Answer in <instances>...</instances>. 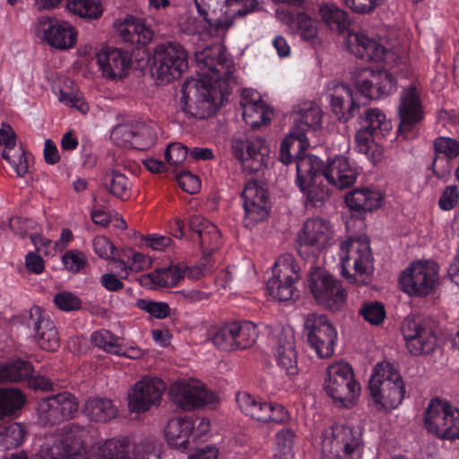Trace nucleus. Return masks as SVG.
<instances>
[{"instance_id": "1", "label": "nucleus", "mask_w": 459, "mask_h": 459, "mask_svg": "<svg viewBox=\"0 0 459 459\" xmlns=\"http://www.w3.org/2000/svg\"><path fill=\"white\" fill-rule=\"evenodd\" d=\"M368 75L358 79L355 82L356 92L345 83L330 82L327 86V98L333 113L339 121L347 122L359 115L361 126L356 134L360 151H368V143L374 136H384L391 129V124L385 115L377 108H367L360 115L361 103L359 96L365 101L387 97L396 90L397 80L387 70H370ZM363 105L366 102L362 103Z\"/></svg>"}, {"instance_id": "2", "label": "nucleus", "mask_w": 459, "mask_h": 459, "mask_svg": "<svg viewBox=\"0 0 459 459\" xmlns=\"http://www.w3.org/2000/svg\"><path fill=\"white\" fill-rule=\"evenodd\" d=\"M203 65L198 79H186L182 85L181 110L195 119H205L216 111V99L221 82L229 78L228 58L221 46L206 48L195 53Z\"/></svg>"}, {"instance_id": "3", "label": "nucleus", "mask_w": 459, "mask_h": 459, "mask_svg": "<svg viewBox=\"0 0 459 459\" xmlns=\"http://www.w3.org/2000/svg\"><path fill=\"white\" fill-rule=\"evenodd\" d=\"M318 14L321 21L331 31L342 35L348 33L346 44L349 51L358 58L367 62L388 64L394 54L388 51L377 40L362 32H350L351 19L349 13L334 4L324 3L319 5Z\"/></svg>"}, {"instance_id": "4", "label": "nucleus", "mask_w": 459, "mask_h": 459, "mask_svg": "<svg viewBox=\"0 0 459 459\" xmlns=\"http://www.w3.org/2000/svg\"><path fill=\"white\" fill-rule=\"evenodd\" d=\"M341 274L349 283L365 285L373 273L374 258L364 237L348 238L339 247Z\"/></svg>"}, {"instance_id": "5", "label": "nucleus", "mask_w": 459, "mask_h": 459, "mask_svg": "<svg viewBox=\"0 0 459 459\" xmlns=\"http://www.w3.org/2000/svg\"><path fill=\"white\" fill-rule=\"evenodd\" d=\"M323 459H361L365 444L359 427L333 424L321 434Z\"/></svg>"}, {"instance_id": "6", "label": "nucleus", "mask_w": 459, "mask_h": 459, "mask_svg": "<svg viewBox=\"0 0 459 459\" xmlns=\"http://www.w3.org/2000/svg\"><path fill=\"white\" fill-rule=\"evenodd\" d=\"M322 111L319 107L308 103L300 108L294 118V125L281 143L278 160L285 165L294 161V158L305 157L304 152L309 143L307 132L321 126Z\"/></svg>"}, {"instance_id": "7", "label": "nucleus", "mask_w": 459, "mask_h": 459, "mask_svg": "<svg viewBox=\"0 0 459 459\" xmlns=\"http://www.w3.org/2000/svg\"><path fill=\"white\" fill-rule=\"evenodd\" d=\"M368 390L374 405L378 411L397 408L405 394V386L401 375L389 363L376 365L368 382Z\"/></svg>"}, {"instance_id": "8", "label": "nucleus", "mask_w": 459, "mask_h": 459, "mask_svg": "<svg viewBox=\"0 0 459 459\" xmlns=\"http://www.w3.org/2000/svg\"><path fill=\"white\" fill-rule=\"evenodd\" d=\"M88 429L77 423H69L56 430L52 442H46L36 459H82Z\"/></svg>"}, {"instance_id": "9", "label": "nucleus", "mask_w": 459, "mask_h": 459, "mask_svg": "<svg viewBox=\"0 0 459 459\" xmlns=\"http://www.w3.org/2000/svg\"><path fill=\"white\" fill-rule=\"evenodd\" d=\"M401 290L411 297L427 298L435 294L439 285V265L434 260H416L402 272Z\"/></svg>"}, {"instance_id": "10", "label": "nucleus", "mask_w": 459, "mask_h": 459, "mask_svg": "<svg viewBox=\"0 0 459 459\" xmlns=\"http://www.w3.org/2000/svg\"><path fill=\"white\" fill-rule=\"evenodd\" d=\"M424 427L440 439H458L459 409L446 399H430L424 411Z\"/></svg>"}, {"instance_id": "11", "label": "nucleus", "mask_w": 459, "mask_h": 459, "mask_svg": "<svg viewBox=\"0 0 459 459\" xmlns=\"http://www.w3.org/2000/svg\"><path fill=\"white\" fill-rule=\"evenodd\" d=\"M324 388L337 406L344 408L353 405L360 391L351 366L342 361L328 367Z\"/></svg>"}, {"instance_id": "12", "label": "nucleus", "mask_w": 459, "mask_h": 459, "mask_svg": "<svg viewBox=\"0 0 459 459\" xmlns=\"http://www.w3.org/2000/svg\"><path fill=\"white\" fill-rule=\"evenodd\" d=\"M257 336V327L251 321L233 320L209 330L212 344L224 351L248 349Z\"/></svg>"}, {"instance_id": "13", "label": "nucleus", "mask_w": 459, "mask_h": 459, "mask_svg": "<svg viewBox=\"0 0 459 459\" xmlns=\"http://www.w3.org/2000/svg\"><path fill=\"white\" fill-rule=\"evenodd\" d=\"M300 279V269L290 254L278 257L273 266V274L267 281L269 295L280 302L299 297L296 283Z\"/></svg>"}, {"instance_id": "14", "label": "nucleus", "mask_w": 459, "mask_h": 459, "mask_svg": "<svg viewBox=\"0 0 459 459\" xmlns=\"http://www.w3.org/2000/svg\"><path fill=\"white\" fill-rule=\"evenodd\" d=\"M187 52L176 42L168 41L156 46L152 56V70L161 83H169L181 77L188 67Z\"/></svg>"}, {"instance_id": "15", "label": "nucleus", "mask_w": 459, "mask_h": 459, "mask_svg": "<svg viewBox=\"0 0 459 459\" xmlns=\"http://www.w3.org/2000/svg\"><path fill=\"white\" fill-rule=\"evenodd\" d=\"M296 161V185L303 194L306 208H320L329 199V189L318 182L319 169L312 163L311 158H294Z\"/></svg>"}, {"instance_id": "16", "label": "nucleus", "mask_w": 459, "mask_h": 459, "mask_svg": "<svg viewBox=\"0 0 459 459\" xmlns=\"http://www.w3.org/2000/svg\"><path fill=\"white\" fill-rule=\"evenodd\" d=\"M307 286L316 301L329 310L338 311L345 303L346 291L340 281L319 267L310 269Z\"/></svg>"}, {"instance_id": "17", "label": "nucleus", "mask_w": 459, "mask_h": 459, "mask_svg": "<svg viewBox=\"0 0 459 459\" xmlns=\"http://www.w3.org/2000/svg\"><path fill=\"white\" fill-rule=\"evenodd\" d=\"M234 157L241 162L244 170L257 173L265 164L270 149L263 137L237 134L231 142Z\"/></svg>"}, {"instance_id": "18", "label": "nucleus", "mask_w": 459, "mask_h": 459, "mask_svg": "<svg viewBox=\"0 0 459 459\" xmlns=\"http://www.w3.org/2000/svg\"><path fill=\"white\" fill-rule=\"evenodd\" d=\"M332 238L328 221L314 217L307 219L297 236V251L305 260H314Z\"/></svg>"}, {"instance_id": "19", "label": "nucleus", "mask_w": 459, "mask_h": 459, "mask_svg": "<svg viewBox=\"0 0 459 459\" xmlns=\"http://www.w3.org/2000/svg\"><path fill=\"white\" fill-rule=\"evenodd\" d=\"M305 330L310 348L320 359L330 358L337 342V331L325 315L309 314Z\"/></svg>"}, {"instance_id": "20", "label": "nucleus", "mask_w": 459, "mask_h": 459, "mask_svg": "<svg viewBox=\"0 0 459 459\" xmlns=\"http://www.w3.org/2000/svg\"><path fill=\"white\" fill-rule=\"evenodd\" d=\"M424 107L420 100V89L416 83L403 88L400 94L398 131L405 139L413 138L419 125L424 118Z\"/></svg>"}, {"instance_id": "21", "label": "nucleus", "mask_w": 459, "mask_h": 459, "mask_svg": "<svg viewBox=\"0 0 459 459\" xmlns=\"http://www.w3.org/2000/svg\"><path fill=\"white\" fill-rule=\"evenodd\" d=\"M236 401L245 415L257 421L283 425L290 420L289 411L281 403L267 402L246 392L238 393Z\"/></svg>"}, {"instance_id": "22", "label": "nucleus", "mask_w": 459, "mask_h": 459, "mask_svg": "<svg viewBox=\"0 0 459 459\" xmlns=\"http://www.w3.org/2000/svg\"><path fill=\"white\" fill-rule=\"evenodd\" d=\"M169 395L176 407L184 411H193L214 404L216 394L199 383L186 381L174 382Z\"/></svg>"}, {"instance_id": "23", "label": "nucleus", "mask_w": 459, "mask_h": 459, "mask_svg": "<svg viewBox=\"0 0 459 459\" xmlns=\"http://www.w3.org/2000/svg\"><path fill=\"white\" fill-rule=\"evenodd\" d=\"M78 401L69 392L42 398L39 403V420L44 426L59 424L72 419L78 411Z\"/></svg>"}, {"instance_id": "24", "label": "nucleus", "mask_w": 459, "mask_h": 459, "mask_svg": "<svg viewBox=\"0 0 459 459\" xmlns=\"http://www.w3.org/2000/svg\"><path fill=\"white\" fill-rule=\"evenodd\" d=\"M241 199L244 209L243 223L246 228L252 229L268 217L269 195L267 191L256 182L249 181L246 185Z\"/></svg>"}, {"instance_id": "25", "label": "nucleus", "mask_w": 459, "mask_h": 459, "mask_svg": "<svg viewBox=\"0 0 459 459\" xmlns=\"http://www.w3.org/2000/svg\"><path fill=\"white\" fill-rule=\"evenodd\" d=\"M401 332L406 348L411 355L429 354L437 346V335L430 327H426L420 320L406 318Z\"/></svg>"}, {"instance_id": "26", "label": "nucleus", "mask_w": 459, "mask_h": 459, "mask_svg": "<svg viewBox=\"0 0 459 459\" xmlns=\"http://www.w3.org/2000/svg\"><path fill=\"white\" fill-rule=\"evenodd\" d=\"M316 168L330 185L338 189L350 187L359 175V168L343 155L328 158L325 165L316 166Z\"/></svg>"}, {"instance_id": "27", "label": "nucleus", "mask_w": 459, "mask_h": 459, "mask_svg": "<svg viewBox=\"0 0 459 459\" xmlns=\"http://www.w3.org/2000/svg\"><path fill=\"white\" fill-rule=\"evenodd\" d=\"M276 18L286 26L289 34L314 43L318 37V22L305 11L277 8Z\"/></svg>"}, {"instance_id": "28", "label": "nucleus", "mask_w": 459, "mask_h": 459, "mask_svg": "<svg viewBox=\"0 0 459 459\" xmlns=\"http://www.w3.org/2000/svg\"><path fill=\"white\" fill-rule=\"evenodd\" d=\"M164 390V382L158 378L143 377L137 381L129 394L128 405L131 411L139 413L159 406Z\"/></svg>"}, {"instance_id": "29", "label": "nucleus", "mask_w": 459, "mask_h": 459, "mask_svg": "<svg viewBox=\"0 0 459 459\" xmlns=\"http://www.w3.org/2000/svg\"><path fill=\"white\" fill-rule=\"evenodd\" d=\"M28 327L33 332V337L40 349L55 351L59 347V336L55 323L48 313L39 306L30 310Z\"/></svg>"}, {"instance_id": "30", "label": "nucleus", "mask_w": 459, "mask_h": 459, "mask_svg": "<svg viewBox=\"0 0 459 459\" xmlns=\"http://www.w3.org/2000/svg\"><path fill=\"white\" fill-rule=\"evenodd\" d=\"M96 459H159L151 444L137 446L134 457L129 456V441L126 437L107 440L100 448Z\"/></svg>"}, {"instance_id": "31", "label": "nucleus", "mask_w": 459, "mask_h": 459, "mask_svg": "<svg viewBox=\"0 0 459 459\" xmlns=\"http://www.w3.org/2000/svg\"><path fill=\"white\" fill-rule=\"evenodd\" d=\"M96 59L103 76L116 79L126 75L132 57L127 51L107 46L97 53Z\"/></svg>"}, {"instance_id": "32", "label": "nucleus", "mask_w": 459, "mask_h": 459, "mask_svg": "<svg viewBox=\"0 0 459 459\" xmlns=\"http://www.w3.org/2000/svg\"><path fill=\"white\" fill-rule=\"evenodd\" d=\"M189 229L198 238L204 257L208 258L221 244V234L218 227L201 215H194L188 223Z\"/></svg>"}, {"instance_id": "33", "label": "nucleus", "mask_w": 459, "mask_h": 459, "mask_svg": "<svg viewBox=\"0 0 459 459\" xmlns=\"http://www.w3.org/2000/svg\"><path fill=\"white\" fill-rule=\"evenodd\" d=\"M434 158L429 169L437 178H443L450 173V160L459 156V142L456 139L438 136L433 142Z\"/></svg>"}, {"instance_id": "34", "label": "nucleus", "mask_w": 459, "mask_h": 459, "mask_svg": "<svg viewBox=\"0 0 459 459\" xmlns=\"http://www.w3.org/2000/svg\"><path fill=\"white\" fill-rule=\"evenodd\" d=\"M273 353L278 366L289 377L298 375V354L295 337L291 330L281 331L273 346Z\"/></svg>"}, {"instance_id": "35", "label": "nucleus", "mask_w": 459, "mask_h": 459, "mask_svg": "<svg viewBox=\"0 0 459 459\" xmlns=\"http://www.w3.org/2000/svg\"><path fill=\"white\" fill-rule=\"evenodd\" d=\"M242 117L252 128L271 122L272 108L261 100L257 92L244 91L241 99Z\"/></svg>"}, {"instance_id": "36", "label": "nucleus", "mask_w": 459, "mask_h": 459, "mask_svg": "<svg viewBox=\"0 0 459 459\" xmlns=\"http://www.w3.org/2000/svg\"><path fill=\"white\" fill-rule=\"evenodd\" d=\"M194 427V419L191 417L169 420L165 428V437L169 446L184 453L192 449L191 429H193Z\"/></svg>"}, {"instance_id": "37", "label": "nucleus", "mask_w": 459, "mask_h": 459, "mask_svg": "<svg viewBox=\"0 0 459 459\" xmlns=\"http://www.w3.org/2000/svg\"><path fill=\"white\" fill-rule=\"evenodd\" d=\"M224 3L225 0H195L197 12L211 29L212 34L223 33L233 24L231 18L222 13L217 16V11H222Z\"/></svg>"}, {"instance_id": "38", "label": "nucleus", "mask_w": 459, "mask_h": 459, "mask_svg": "<svg viewBox=\"0 0 459 459\" xmlns=\"http://www.w3.org/2000/svg\"><path fill=\"white\" fill-rule=\"evenodd\" d=\"M383 194L373 187H358L346 194L347 207L354 212H366L378 209L383 202Z\"/></svg>"}, {"instance_id": "39", "label": "nucleus", "mask_w": 459, "mask_h": 459, "mask_svg": "<svg viewBox=\"0 0 459 459\" xmlns=\"http://www.w3.org/2000/svg\"><path fill=\"white\" fill-rule=\"evenodd\" d=\"M120 37L137 48L147 46L153 39V30L142 20L130 16L120 25L118 29Z\"/></svg>"}, {"instance_id": "40", "label": "nucleus", "mask_w": 459, "mask_h": 459, "mask_svg": "<svg viewBox=\"0 0 459 459\" xmlns=\"http://www.w3.org/2000/svg\"><path fill=\"white\" fill-rule=\"evenodd\" d=\"M44 38L50 46L59 49H67L74 46L77 33L68 22H56L45 30Z\"/></svg>"}, {"instance_id": "41", "label": "nucleus", "mask_w": 459, "mask_h": 459, "mask_svg": "<svg viewBox=\"0 0 459 459\" xmlns=\"http://www.w3.org/2000/svg\"><path fill=\"white\" fill-rule=\"evenodd\" d=\"M84 413L91 420L104 423L117 415V409L110 399L91 398L85 403Z\"/></svg>"}, {"instance_id": "42", "label": "nucleus", "mask_w": 459, "mask_h": 459, "mask_svg": "<svg viewBox=\"0 0 459 459\" xmlns=\"http://www.w3.org/2000/svg\"><path fill=\"white\" fill-rule=\"evenodd\" d=\"M102 186L115 197L126 200L131 195L132 183L117 169H111L102 178Z\"/></svg>"}, {"instance_id": "43", "label": "nucleus", "mask_w": 459, "mask_h": 459, "mask_svg": "<svg viewBox=\"0 0 459 459\" xmlns=\"http://www.w3.org/2000/svg\"><path fill=\"white\" fill-rule=\"evenodd\" d=\"M32 373L33 368L28 361L17 359L11 363L0 362V384L26 380Z\"/></svg>"}, {"instance_id": "44", "label": "nucleus", "mask_w": 459, "mask_h": 459, "mask_svg": "<svg viewBox=\"0 0 459 459\" xmlns=\"http://www.w3.org/2000/svg\"><path fill=\"white\" fill-rule=\"evenodd\" d=\"M91 342L94 346L107 353L117 356H127L122 344L123 339L108 330L100 329L93 332L91 335Z\"/></svg>"}, {"instance_id": "45", "label": "nucleus", "mask_w": 459, "mask_h": 459, "mask_svg": "<svg viewBox=\"0 0 459 459\" xmlns=\"http://www.w3.org/2000/svg\"><path fill=\"white\" fill-rule=\"evenodd\" d=\"M186 270L178 265H171L169 267H163L147 275L153 288H171L184 279Z\"/></svg>"}, {"instance_id": "46", "label": "nucleus", "mask_w": 459, "mask_h": 459, "mask_svg": "<svg viewBox=\"0 0 459 459\" xmlns=\"http://www.w3.org/2000/svg\"><path fill=\"white\" fill-rule=\"evenodd\" d=\"M119 268L125 273H121V278L126 279L128 276V271L139 272L148 269L152 264V260L148 255L137 252L133 248L123 250L121 257L117 260Z\"/></svg>"}, {"instance_id": "47", "label": "nucleus", "mask_w": 459, "mask_h": 459, "mask_svg": "<svg viewBox=\"0 0 459 459\" xmlns=\"http://www.w3.org/2000/svg\"><path fill=\"white\" fill-rule=\"evenodd\" d=\"M26 436L25 427L18 422H5L0 427V445L4 449L20 446Z\"/></svg>"}, {"instance_id": "48", "label": "nucleus", "mask_w": 459, "mask_h": 459, "mask_svg": "<svg viewBox=\"0 0 459 459\" xmlns=\"http://www.w3.org/2000/svg\"><path fill=\"white\" fill-rule=\"evenodd\" d=\"M25 397L17 388H0V419L13 414L25 403Z\"/></svg>"}, {"instance_id": "49", "label": "nucleus", "mask_w": 459, "mask_h": 459, "mask_svg": "<svg viewBox=\"0 0 459 459\" xmlns=\"http://www.w3.org/2000/svg\"><path fill=\"white\" fill-rule=\"evenodd\" d=\"M296 434L291 429H282L275 434L276 459H292L294 457V443Z\"/></svg>"}, {"instance_id": "50", "label": "nucleus", "mask_w": 459, "mask_h": 459, "mask_svg": "<svg viewBox=\"0 0 459 459\" xmlns=\"http://www.w3.org/2000/svg\"><path fill=\"white\" fill-rule=\"evenodd\" d=\"M67 9L86 20L98 19L102 14V7L96 0H68Z\"/></svg>"}, {"instance_id": "51", "label": "nucleus", "mask_w": 459, "mask_h": 459, "mask_svg": "<svg viewBox=\"0 0 459 459\" xmlns=\"http://www.w3.org/2000/svg\"><path fill=\"white\" fill-rule=\"evenodd\" d=\"M359 314L365 321L374 325H379L383 323L386 316L385 306L379 301L363 303Z\"/></svg>"}, {"instance_id": "52", "label": "nucleus", "mask_w": 459, "mask_h": 459, "mask_svg": "<svg viewBox=\"0 0 459 459\" xmlns=\"http://www.w3.org/2000/svg\"><path fill=\"white\" fill-rule=\"evenodd\" d=\"M153 143L152 129L143 124H136V132L134 134L130 148L143 151L149 149Z\"/></svg>"}, {"instance_id": "53", "label": "nucleus", "mask_w": 459, "mask_h": 459, "mask_svg": "<svg viewBox=\"0 0 459 459\" xmlns=\"http://www.w3.org/2000/svg\"><path fill=\"white\" fill-rule=\"evenodd\" d=\"M54 303L65 312L77 311L82 307L81 299L70 291H59L54 297Z\"/></svg>"}, {"instance_id": "54", "label": "nucleus", "mask_w": 459, "mask_h": 459, "mask_svg": "<svg viewBox=\"0 0 459 459\" xmlns=\"http://www.w3.org/2000/svg\"><path fill=\"white\" fill-rule=\"evenodd\" d=\"M137 307L152 316L163 319L169 316L170 307L166 302H157L149 299H139Z\"/></svg>"}, {"instance_id": "55", "label": "nucleus", "mask_w": 459, "mask_h": 459, "mask_svg": "<svg viewBox=\"0 0 459 459\" xmlns=\"http://www.w3.org/2000/svg\"><path fill=\"white\" fill-rule=\"evenodd\" d=\"M62 262L68 271L76 273L85 267L87 258L82 252L74 249L67 251L62 256Z\"/></svg>"}, {"instance_id": "56", "label": "nucleus", "mask_w": 459, "mask_h": 459, "mask_svg": "<svg viewBox=\"0 0 459 459\" xmlns=\"http://www.w3.org/2000/svg\"><path fill=\"white\" fill-rule=\"evenodd\" d=\"M187 155V148L179 143L169 144L165 151L166 161L172 166H177L184 162Z\"/></svg>"}, {"instance_id": "57", "label": "nucleus", "mask_w": 459, "mask_h": 459, "mask_svg": "<svg viewBox=\"0 0 459 459\" xmlns=\"http://www.w3.org/2000/svg\"><path fill=\"white\" fill-rule=\"evenodd\" d=\"M341 2L358 14L371 13L380 4V0H341Z\"/></svg>"}, {"instance_id": "58", "label": "nucleus", "mask_w": 459, "mask_h": 459, "mask_svg": "<svg viewBox=\"0 0 459 459\" xmlns=\"http://www.w3.org/2000/svg\"><path fill=\"white\" fill-rule=\"evenodd\" d=\"M459 200V190L455 185L445 188L438 200V206L442 211H450L455 207Z\"/></svg>"}, {"instance_id": "59", "label": "nucleus", "mask_w": 459, "mask_h": 459, "mask_svg": "<svg viewBox=\"0 0 459 459\" xmlns=\"http://www.w3.org/2000/svg\"><path fill=\"white\" fill-rule=\"evenodd\" d=\"M135 132L136 125H120L113 129L111 138L121 141L124 146L130 147Z\"/></svg>"}, {"instance_id": "60", "label": "nucleus", "mask_w": 459, "mask_h": 459, "mask_svg": "<svg viewBox=\"0 0 459 459\" xmlns=\"http://www.w3.org/2000/svg\"><path fill=\"white\" fill-rule=\"evenodd\" d=\"M177 180L182 190L189 194L196 193L201 187L199 178L188 171L178 174Z\"/></svg>"}, {"instance_id": "61", "label": "nucleus", "mask_w": 459, "mask_h": 459, "mask_svg": "<svg viewBox=\"0 0 459 459\" xmlns=\"http://www.w3.org/2000/svg\"><path fill=\"white\" fill-rule=\"evenodd\" d=\"M35 222L32 220L21 216H13L9 221L10 230L21 238H24L29 230L33 228Z\"/></svg>"}, {"instance_id": "62", "label": "nucleus", "mask_w": 459, "mask_h": 459, "mask_svg": "<svg viewBox=\"0 0 459 459\" xmlns=\"http://www.w3.org/2000/svg\"><path fill=\"white\" fill-rule=\"evenodd\" d=\"M92 247L96 255L100 258L108 259L113 255L114 245L104 236H98L93 239Z\"/></svg>"}, {"instance_id": "63", "label": "nucleus", "mask_w": 459, "mask_h": 459, "mask_svg": "<svg viewBox=\"0 0 459 459\" xmlns=\"http://www.w3.org/2000/svg\"><path fill=\"white\" fill-rule=\"evenodd\" d=\"M58 100L60 102L67 106L78 108L82 113H85L88 110V105L83 102L78 95L60 90Z\"/></svg>"}, {"instance_id": "64", "label": "nucleus", "mask_w": 459, "mask_h": 459, "mask_svg": "<svg viewBox=\"0 0 459 459\" xmlns=\"http://www.w3.org/2000/svg\"><path fill=\"white\" fill-rule=\"evenodd\" d=\"M195 427L191 429V437L193 445L197 441L202 440L203 437L210 430V421L206 418H196L194 420Z\"/></svg>"}]
</instances>
